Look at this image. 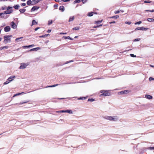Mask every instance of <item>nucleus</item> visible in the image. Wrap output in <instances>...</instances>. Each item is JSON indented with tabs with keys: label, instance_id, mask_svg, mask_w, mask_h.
Instances as JSON below:
<instances>
[{
	"label": "nucleus",
	"instance_id": "obj_20",
	"mask_svg": "<svg viewBox=\"0 0 154 154\" xmlns=\"http://www.w3.org/2000/svg\"><path fill=\"white\" fill-rule=\"evenodd\" d=\"M63 38H64L65 39H69L71 40H73V39L72 38H71L69 36H63Z\"/></svg>",
	"mask_w": 154,
	"mask_h": 154
},
{
	"label": "nucleus",
	"instance_id": "obj_1",
	"mask_svg": "<svg viewBox=\"0 0 154 154\" xmlns=\"http://www.w3.org/2000/svg\"><path fill=\"white\" fill-rule=\"evenodd\" d=\"M100 92L102 93L100 95V97L109 96L111 94L109 91L106 90H101L100 91Z\"/></svg>",
	"mask_w": 154,
	"mask_h": 154
},
{
	"label": "nucleus",
	"instance_id": "obj_30",
	"mask_svg": "<svg viewBox=\"0 0 154 154\" xmlns=\"http://www.w3.org/2000/svg\"><path fill=\"white\" fill-rule=\"evenodd\" d=\"M52 20H49L48 21V25H50L52 24Z\"/></svg>",
	"mask_w": 154,
	"mask_h": 154
},
{
	"label": "nucleus",
	"instance_id": "obj_61",
	"mask_svg": "<svg viewBox=\"0 0 154 154\" xmlns=\"http://www.w3.org/2000/svg\"><path fill=\"white\" fill-rule=\"evenodd\" d=\"M151 149H154V147H151Z\"/></svg>",
	"mask_w": 154,
	"mask_h": 154
},
{
	"label": "nucleus",
	"instance_id": "obj_13",
	"mask_svg": "<svg viewBox=\"0 0 154 154\" xmlns=\"http://www.w3.org/2000/svg\"><path fill=\"white\" fill-rule=\"evenodd\" d=\"M40 49V48L37 47V48H32V49L29 50V51H37L38 50H39Z\"/></svg>",
	"mask_w": 154,
	"mask_h": 154
},
{
	"label": "nucleus",
	"instance_id": "obj_26",
	"mask_svg": "<svg viewBox=\"0 0 154 154\" xmlns=\"http://www.w3.org/2000/svg\"><path fill=\"white\" fill-rule=\"evenodd\" d=\"M141 30H146L148 29V28H144L143 27H140Z\"/></svg>",
	"mask_w": 154,
	"mask_h": 154
},
{
	"label": "nucleus",
	"instance_id": "obj_15",
	"mask_svg": "<svg viewBox=\"0 0 154 154\" xmlns=\"http://www.w3.org/2000/svg\"><path fill=\"white\" fill-rule=\"evenodd\" d=\"M26 93H25L24 92H22L21 93H18L16 94H15L13 96V97H14L17 96L19 95L23 94H26Z\"/></svg>",
	"mask_w": 154,
	"mask_h": 154
},
{
	"label": "nucleus",
	"instance_id": "obj_38",
	"mask_svg": "<svg viewBox=\"0 0 154 154\" xmlns=\"http://www.w3.org/2000/svg\"><path fill=\"white\" fill-rule=\"evenodd\" d=\"M135 31L138 30H141L140 27H138L136 28L135 29Z\"/></svg>",
	"mask_w": 154,
	"mask_h": 154
},
{
	"label": "nucleus",
	"instance_id": "obj_50",
	"mask_svg": "<svg viewBox=\"0 0 154 154\" xmlns=\"http://www.w3.org/2000/svg\"><path fill=\"white\" fill-rule=\"evenodd\" d=\"M67 33L66 32H65V33H63V32H60V34H63V35H64V34H66Z\"/></svg>",
	"mask_w": 154,
	"mask_h": 154
},
{
	"label": "nucleus",
	"instance_id": "obj_17",
	"mask_svg": "<svg viewBox=\"0 0 154 154\" xmlns=\"http://www.w3.org/2000/svg\"><path fill=\"white\" fill-rule=\"evenodd\" d=\"M145 97L146 98L149 99H151L152 98V96L148 94L146 95Z\"/></svg>",
	"mask_w": 154,
	"mask_h": 154
},
{
	"label": "nucleus",
	"instance_id": "obj_47",
	"mask_svg": "<svg viewBox=\"0 0 154 154\" xmlns=\"http://www.w3.org/2000/svg\"><path fill=\"white\" fill-rule=\"evenodd\" d=\"M116 23V22L115 21H112V22H109V24H111L112 23Z\"/></svg>",
	"mask_w": 154,
	"mask_h": 154
},
{
	"label": "nucleus",
	"instance_id": "obj_21",
	"mask_svg": "<svg viewBox=\"0 0 154 154\" xmlns=\"http://www.w3.org/2000/svg\"><path fill=\"white\" fill-rule=\"evenodd\" d=\"M20 7V6L18 5H17L13 7L14 8L16 9H18Z\"/></svg>",
	"mask_w": 154,
	"mask_h": 154
},
{
	"label": "nucleus",
	"instance_id": "obj_54",
	"mask_svg": "<svg viewBox=\"0 0 154 154\" xmlns=\"http://www.w3.org/2000/svg\"><path fill=\"white\" fill-rule=\"evenodd\" d=\"M58 6V5L57 4H55L54 5V7H57Z\"/></svg>",
	"mask_w": 154,
	"mask_h": 154
},
{
	"label": "nucleus",
	"instance_id": "obj_31",
	"mask_svg": "<svg viewBox=\"0 0 154 154\" xmlns=\"http://www.w3.org/2000/svg\"><path fill=\"white\" fill-rule=\"evenodd\" d=\"M66 112H68L70 114H72V111L71 110H66Z\"/></svg>",
	"mask_w": 154,
	"mask_h": 154
},
{
	"label": "nucleus",
	"instance_id": "obj_11",
	"mask_svg": "<svg viewBox=\"0 0 154 154\" xmlns=\"http://www.w3.org/2000/svg\"><path fill=\"white\" fill-rule=\"evenodd\" d=\"M37 3H38V2L36 0H33L32 1H31V0H29V5H35L37 4Z\"/></svg>",
	"mask_w": 154,
	"mask_h": 154
},
{
	"label": "nucleus",
	"instance_id": "obj_25",
	"mask_svg": "<svg viewBox=\"0 0 154 154\" xmlns=\"http://www.w3.org/2000/svg\"><path fill=\"white\" fill-rule=\"evenodd\" d=\"M81 1L80 0H75L73 2V4H75L76 3H80Z\"/></svg>",
	"mask_w": 154,
	"mask_h": 154
},
{
	"label": "nucleus",
	"instance_id": "obj_12",
	"mask_svg": "<svg viewBox=\"0 0 154 154\" xmlns=\"http://www.w3.org/2000/svg\"><path fill=\"white\" fill-rule=\"evenodd\" d=\"M39 8L38 7L35 6H33L31 10V11L32 12L35 10H37Z\"/></svg>",
	"mask_w": 154,
	"mask_h": 154
},
{
	"label": "nucleus",
	"instance_id": "obj_43",
	"mask_svg": "<svg viewBox=\"0 0 154 154\" xmlns=\"http://www.w3.org/2000/svg\"><path fill=\"white\" fill-rule=\"evenodd\" d=\"M94 99H88V101H94Z\"/></svg>",
	"mask_w": 154,
	"mask_h": 154
},
{
	"label": "nucleus",
	"instance_id": "obj_3",
	"mask_svg": "<svg viewBox=\"0 0 154 154\" xmlns=\"http://www.w3.org/2000/svg\"><path fill=\"white\" fill-rule=\"evenodd\" d=\"M11 37V35L4 36V38L5 39L4 42L6 43L8 42H9L11 41L10 38Z\"/></svg>",
	"mask_w": 154,
	"mask_h": 154
},
{
	"label": "nucleus",
	"instance_id": "obj_40",
	"mask_svg": "<svg viewBox=\"0 0 154 154\" xmlns=\"http://www.w3.org/2000/svg\"><path fill=\"white\" fill-rule=\"evenodd\" d=\"M130 55L132 57H136V56L134 55L133 54H130Z\"/></svg>",
	"mask_w": 154,
	"mask_h": 154
},
{
	"label": "nucleus",
	"instance_id": "obj_41",
	"mask_svg": "<svg viewBox=\"0 0 154 154\" xmlns=\"http://www.w3.org/2000/svg\"><path fill=\"white\" fill-rule=\"evenodd\" d=\"M126 24H127L128 25H130L131 24V22H125Z\"/></svg>",
	"mask_w": 154,
	"mask_h": 154
},
{
	"label": "nucleus",
	"instance_id": "obj_36",
	"mask_svg": "<svg viewBox=\"0 0 154 154\" xmlns=\"http://www.w3.org/2000/svg\"><path fill=\"white\" fill-rule=\"evenodd\" d=\"M146 11H149L150 12H154V10L153 9L152 10H146Z\"/></svg>",
	"mask_w": 154,
	"mask_h": 154
},
{
	"label": "nucleus",
	"instance_id": "obj_29",
	"mask_svg": "<svg viewBox=\"0 0 154 154\" xmlns=\"http://www.w3.org/2000/svg\"><path fill=\"white\" fill-rule=\"evenodd\" d=\"M79 29V26H76V27H74L72 29L73 30H78Z\"/></svg>",
	"mask_w": 154,
	"mask_h": 154
},
{
	"label": "nucleus",
	"instance_id": "obj_22",
	"mask_svg": "<svg viewBox=\"0 0 154 154\" xmlns=\"http://www.w3.org/2000/svg\"><path fill=\"white\" fill-rule=\"evenodd\" d=\"M59 85V84L54 85H50V86H47L46 87V88H49V87H54L57 86V85Z\"/></svg>",
	"mask_w": 154,
	"mask_h": 154
},
{
	"label": "nucleus",
	"instance_id": "obj_9",
	"mask_svg": "<svg viewBox=\"0 0 154 154\" xmlns=\"http://www.w3.org/2000/svg\"><path fill=\"white\" fill-rule=\"evenodd\" d=\"M11 30V27L9 26H7L4 28V30L6 32L10 31Z\"/></svg>",
	"mask_w": 154,
	"mask_h": 154
},
{
	"label": "nucleus",
	"instance_id": "obj_48",
	"mask_svg": "<svg viewBox=\"0 0 154 154\" xmlns=\"http://www.w3.org/2000/svg\"><path fill=\"white\" fill-rule=\"evenodd\" d=\"M140 39L136 38L134 39V41H139Z\"/></svg>",
	"mask_w": 154,
	"mask_h": 154
},
{
	"label": "nucleus",
	"instance_id": "obj_10",
	"mask_svg": "<svg viewBox=\"0 0 154 154\" xmlns=\"http://www.w3.org/2000/svg\"><path fill=\"white\" fill-rule=\"evenodd\" d=\"M129 91L128 90H124L123 91H121L119 93V94H127L129 93Z\"/></svg>",
	"mask_w": 154,
	"mask_h": 154
},
{
	"label": "nucleus",
	"instance_id": "obj_16",
	"mask_svg": "<svg viewBox=\"0 0 154 154\" xmlns=\"http://www.w3.org/2000/svg\"><path fill=\"white\" fill-rule=\"evenodd\" d=\"M59 10L61 11L62 12H63L64 11L65 8L63 6H60L59 8Z\"/></svg>",
	"mask_w": 154,
	"mask_h": 154
},
{
	"label": "nucleus",
	"instance_id": "obj_18",
	"mask_svg": "<svg viewBox=\"0 0 154 154\" xmlns=\"http://www.w3.org/2000/svg\"><path fill=\"white\" fill-rule=\"evenodd\" d=\"M102 21H103V20H101L95 21H94V23L95 24H99V23H102Z\"/></svg>",
	"mask_w": 154,
	"mask_h": 154
},
{
	"label": "nucleus",
	"instance_id": "obj_5",
	"mask_svg": "<svg viewBox=\"0 0 154 154\" xmlns=\"http://www.w3.org/2000/svg\"><path fill=\"white\" fill-rule=\"evenodd\" d=\"M28 65V63H20V66L19 68L20 69H23L26 68V67Z\"/></svg>",
	"mask_w": 154,
	"mask_h": 154
},
{
	"label": "nucleus",
	"instance_id": "obj_34",
	"mask_svg": "<svg viewBox=\"0 0 154 154\" xmlns=\"http://www.w3.org/2000/svg\"><path fill=\"white\" fill-rule=\"evenodd\" d=\"M119 17V16L118 15H116L114 16H112L111 17V18H115L116 19H117Z\"/></svg>",
	"mask_w": 154,
	"mask_h": 154
},
{
	"label": "nucleus",
	"instance_id": "obj_53",
	"mask_svg": "<svg viewBox=\"0 0 154 154\" xmlns=\"http://www.w3.org/2000/svg\"><path fill=\"white\" fill-rule=\"evenodd\" d=\"M83 98L85 99V97H80L78 99V100L83 99Z\"/></svg>",
	"mask_w": 154,
	"mask_h": 154
},
{
	"label": "nucleus",
	"instance_id": "obj_8",
	"mask_svg": "<svg viewBox=\"0 0 154 154\" xmlns=\"http://www.w3.org/2000/svg\"><path fill=\"white\" fill-rule=\"evenodd\" d=\"M6 14L5 12L4 13H0V16L2 18L6 19L8 17V16Z\"/></svg>",
	"mask_w": 154,
	"mask_h": 154
},
{
	"label": "nucleus",
	"instance_id": "obj_52",
	"mask_svg": "<svg viewBox=\"0 0 154 154\" xmlns=\"http://www.w3.org/2000/svg\"><path fill=\"white\" fill-rule=\"evenodd\" d=\"M45 37V35H41L39 36L40 38H42V37Z\"/></svg>",
	"mask_w": 154,
	"mask_h": 154
},
{
	"label": "nucleus",
	"instance_id": "obj_37",
	"mask_svg": "<svg viewBox=\"0 0 154 154\" xmlns=\"http://www.w3.org/2000/svg\"><path fill=\"white\" fill-rule=\"evenodd\" d=\"M141 23H142L141 21H139L135 23V25L140 24H141Z\"/></svg>",
	"mask_w": 154,
	"mask_h": 154
},
{
	"label": "nucleus",
	"instance_id": "obj_44",
	"mask_svg": "<svg viewBox=\"0 0 154 154\" xmlns=\"http://www.w3.org/2000/svg\"><path fill=\"white\" fill-rule=\"evenodd\" d=\"M81 1H82V3L83 4H84L86 2L87 0H82Z\"/></svg>",
	"mask_w": 154,
	"mask_h": 154
},
{
	"label": "nucleus",
	"instance_id": "obj_58",
	"mask_svg": "<svg viewBox=\"0 0 154 154\" xmlns=\"http://www.w3.org/2000/svg\"><path fill=\"white\" fill-rule=\"evenodd\" d=\"M34 46V45H29V48L30 47H32Z\"/></svg>",
	"mask_w": 154,
	"mask_h": 154
},
{
	"label": "nucleus",
	"instance_id": "obj_7",
	"mask_svg": "<svg viewBox=\"0 0 154 154\" xmlns=\"http://www.w3.org/2000/svg\"><path fill=\"white\" fill-rule=\"evenodd\" d=\"M10 25L11 26L12 28L14 29H15L17 28V25L14 21L11 22L10 24Z\"/></svg>",
	"mask_w": 154,
	"mask_h": 154
},
{
	"label": "nucleus",
	"instance_id": "obj_45",
	"mask_svg": "<svg viewBox=\"0 0 154 154\" xmlns=\"http://www.w3.org/2000/svg\"><path fill=\"white\" fill-rule=\"evenodd\" d=\"M26 103V102H23V101H21L20 102V104H23V103Z\"/></svg>",
	"mask_w": 154,
	"mask_h": 154
},
{
	"label": "nucleus",
	"instance_id": "obj_56",
	"mask_svg": "<svg viewBox=\"0 0 154 154\" xmlns=\"http://www.w3.org/2000/svg\"><path fill=\"white\" fill-rule=\"evenodd\" d=\"M70 0H62L64 2H68L70 1Z\"/></svg>",
	"mask_w": 154,
	"mask_h": 154
},
{
	"label": "nucleus",
	"instance_id": "obj_60",
	"mask_svg": "<svg viewBox=\"0 0 154 154\" xmlns=\"http://www.w3.org/2000/svg\"><path fill=\"white\" fill-rule=\"evenodd\" d=\"M49 35V34H45V37H46L48 35Z\"/></svg>",
	"mask_w": 154,
	"mask_h": 154
},
{
	"label": "nucleus",
	"instance_id": "obj_4",
	"mask_svg": "<svg viewBox=\"0 0 154 154\" xmlns=\"http://www.w3.org/2000/svg\"><path fill=\"white\" fill-rule=\"evenodd\" d=\"M15 76H11L9 77L7 79L6 81L4 83V85H7L8 84L11 82L13 80V79L15 78Z\"/></svg>",
	"mask_w": 154,
	"mask_h": 154
},
{
	"label": "nucleus",
	"instance_id": "obj_42",
	"mask_svg": "<svg viewBox=\"0 0 154 154\" xmlns=\"http://www.w3.org/2000/svg\"><path fill=\"white\" fill-rule=\"evenodd\" d=\"M120 12V11H115L114 12V13L115 14L119 13Z\"/></svg>",
	"mask_w": 154,
	"mask_h": 154
},
{
	"label": "nucleus",
	"instance_id": "obj_35",
	"mask_svg": "<svg viewBox=\"0 0 154 154\" xmlns=\"http://www.w3.org/2000/svg\"><path fill=\"white\" fill-rule=\"evenodd\" d=\"M151 2H152L149 0H145L144 1V2L145 3H150Z\"/></svg>",
	"mask_w": 154,
	"mask_h": 154
},
{
	"label": "nucleus",
	"instance_id": "obj_2",
	"mask_svg": "<svg viewBox=\"0 0 154 154\" xmlns=\"http://www.w3.org/2000/svg\"><path fill=\"white\" fill-rule=\"evenodd\" d=\"M12 7L10 6H8L6 8V10H7L4 12L6 14H10L13 12Z\"/></svg>",
	"mask_w": 154,
	"mask_h": 154
},
{
	"label": "nucleus",
	"instance_id": "obj_19",
	"mask_svg": "<svg viewBox=\"0 0 154 154\" xmlns=\"http://www.w3.org/2000/svg\"><path fill=\"white\" fill-rule=\"evenodd\" d=\"M74 19V16L70 17L69 19V22H70L71 21H73Z\"/></svg>",
	"mask_w": 154,
	"mask_h": 154
},
{
	"label": "nucleus",
	"instance_id": "obj_6",
	"mask_svg": "<svg viewBox=\"0 0 154 154\" xmlns=\"http://www.w3.org/2000/svg\"><path fill=\"white\" fill-rule=\"evenodd\" d=\"M114 118L112 117V116H107V118H106L107 119L110 120V121H116L118 119L116 117H114Z\"/></svg>",
	"mask_w": 154,
	"mask_h": 154
},
{
	"label": "nucleus",
	"instance_id": "obj_14",
	"mask_svg": "<svg viewBox=\"0 0 154 154\" xmlns=\"http://www.w3.org/2000/svg\"><path fill=\"white\" fill-rule=\"evenodd\" d=\"M23 38V37H21L20 38H16L15 40V41L17 42H19L21 41H22V39Z\"/></svg>",
	"mask_w": 154,
	"mask_h": 154
},
{
	"label": "nucleus",
	"instance_id": "obj_32",
	"mask_svg": "<svg viewBox=\"0 0 154 154\" xmlns=\"http://www.w3.org/2000/svg\"><path fill=\"white\" fill-rule=\"evenodd\" d=\"M25 9H20V12L21 13H23L25 11Z\"/></svg>",
	"mask_w": 154,
	"mask_h": 154
},
{
	"label": "nucleus",
	"instance_id": "obj_39",
	"mask_svg": "<svg viewBox=\"0 0 154 154\" xmlns=\"http://www.w3.org/2000/svg\"><path fill=\"white\" fill-rule=\"evenodd\" d=\"M26 5V4L25 3H22L21 4V5L23 7L25 6Z\"/></svg>",
	"mask_w": 154,
	"mask_h": 154
},
{
	"label": "nucleus",
	"instance_id": "obj_62",
	"mask_svg": "<svg viewBox=\"0 0 154 154\" xmlns=\"http://www.w3.org/2000/svg\"><path fill=\"white\" fill-rule=\"evenodd\" d=\"M27 4L28 5H29V0L27 1Z\"/></svg>",
	"mask_w": 154,
	"mask_h": 154
},
{
	"label": "nucleus",
	"instance_id": "obj_33",
	"mask_svg": "<svg viewBox=\"0 0 154 154\" xmlns=\"http://www.w3.org/2000/svg\"><path fill=\"white\" fill-rule=\"evenodd\" d=\"M102 26V24H100L99 25H97V26H94L93 27L94 28H98L99 27H101Z\"/></svg>",
	"mask_w": 154,
	"mask_h": 154
},
{
	"label": "nucleus",
	"instance_id": "obj_24",
	"mask_svg": "<svg viewBox=\"0 0 154 154\" xmlns=\"http://www.w3.org/2000/svg\"><path fill=\"white\" fill-rule=\"evenodd\" d=\"M37 24V22H36L35 20H33L32 21V26L34 25Z\"/></svg>",
	"mask_w": 154,
	"mask_h": 154
},
{
	"label": "nucleus",
	"instance_id": "obj_64",
	"mask_svg": "<svg viewBox=\"0 0 154 154\" xmlns=\"http://www.w3.org/2000/svg\"><path fill=\"white\" fill-rule=\"evenodd\" d=\"M73 60H71V61H69L68 63H69V62H73Z\"/></svg>",
	"mask_w": 154,
	"mask_h": 154
},
{
	"label": "nucleus",
	"instance_id": "obj_51",
	"mask_svg": "<svg viewBox=\"0 0 154 154\" xmlns=\"http://www.w3.org/2000/svg\"><path fill=\"white\" fill-rule=\"evenodd\" d=\"M153 79H154L152 78V77H150L149 79V81H151L152 80H153Z\"/></svg>",
	"mask_w": 154,
	"mask_h": 154
},
{
	"label": "nucleus",
	"instance_id": "obj_57",
	"mask_svg": "<svg viewBox=\"0 0 154 154\" xmlns=\"http://www.w3.org/2000/svg\"><path fill=\"white\" fill-rule=\"evenodd\" d=\"M51 29H48V31H47V32H51Z\"/></svg>",
	"mask_w": 154,
	"mask_h": 154
},
{
	"label": "nucleus",
	"instance_id": "obj_28",
	"mask_svg": "<svg viewBox=\"0 0 154 154\" xmlns=\"http://www.w3.org/2000/svg\"><path fill=\"white\" fill-rule=\"evenodd\" d=\"M147 20L149 22H154V19L153 18H148Z\"/></svg>",
	"mask_w": 154,
	"mask_h": 154
},
{
	"label": "nucleus",
	"instance_id": "obj_63",
	"mask_svg": "<svg viewBox=\"0 0 154 154\" xmlns=\"http://www.w3.org/2000/svg\"><path fill=\"white\" fill-rule=\"evenodd\" d=\"M26 0H21V1H23V2H24L26 1Z\"/></svg>",
	"mask_w": 154,
	"mask_h": 154
},
{
	"label": "nucleus",
	"instance_id": "obj_23",
	"mask_svg": "<svg viewBox=\"0 0 154 154\" xmlns=\"http://www.w3.org/2000/svg\"><path fill=\"white\" fill-rule=\"evenodd\" d=\"M8 47L7 46L1 47L0 48V50H2L4 49H7L8 48Z\"/></svg>",
	"mask_w": 154,
	"mask_h": 154
},
{
	"label": "nucleus",
	"instance_id": "obj_49",
	"mask_svg": "<svg viewBox=\"0 0 154 154\" xmlns=\"http://www.w3.org/2000/svg\"><path fill=\"white\" fill-rule=\"evenodd\" d=\"M60 112H66V110H61V111H60Z\"/></svg>",
	"mask_w": 154,
	"mask_h": 154
},
{
	"label": "nucleus",
	"instance_id": "obj_59",
	"mask_svg": "<svg viewBox=\"0 0 154 154\" xmlns=\"http://www.w3.org/2000/svg\"><path fill=\"white\" fill-rule=\"evenodd\" d=\"M23 48H25L26 47H27V48H29V46H23Z\"/></svg>",
	"mask_w": 154,
	"mask_h": 154
},
{
	"label": "nucleus",
	"instance_id": "obj_27",
	"mask_svg": "<svg viewBox=\"0 0 154 154\" xmlns=\"http://www.w3.org/2000/svg\"><path fill=\"white\" fill-rule=\"evenodd\" d=\"M94 14V13L93 12H89L88 13V16L89 17H91Z\"/></svg>",
	"mask_w": 154,
	"mask_h": 154
},
{
	"label": "nucleus",
	"instance_id": "obj_46",
	"mask_svg": "<svg viewBox=\"0 0 154 154\" xmlns=\"http://www.w3.org/2000/svg\"><path fill=\"white\" fill-rule=\"evenodd\" d=\"M6 8H6V6H5L4 7H2V9L3 10L6 9Z\"/></svg>",
	"mask_w": 154,
	"mask_h": 154
},
{
	"label": "nucleus",
	"instance_id": "obj_55",
	"mask_svg": "<svg viewBox=\"0 0 154 154\" xmlns=\"http://www.w3.org/2000/svg\"><path fill=\"white\" fill-rule=\"evenodd\" d=\"M39 28H40L39 27H37V28H35V31H37L38 29Z\"/></svg>",
	"mask_w": 154,
	"mask_h": 154
}]
</instances>
